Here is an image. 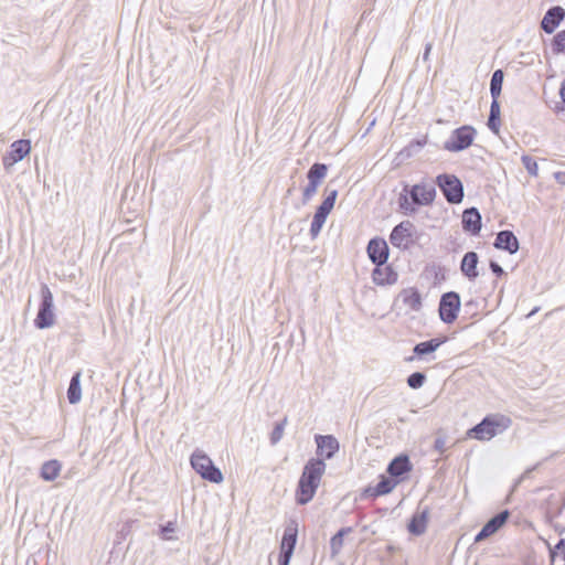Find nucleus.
I'll return each mask as SVG.
<instances>
[{
	"instance_id": "obj_25",
	"label": "nucleus",
	"mask_w": 565,
	"mask_h": 565,
	"mask_svg": "<svg viewBox=\"0 0 565 565\" xmlns=\"http://www.w3.org/2000/svg\"><path fill=\"white\" fill-rule=\"evenodd\" d=\"M403 302L413 311H419L423 306L422 295L417 288H406L399 292Z\"/></svg>"
},
{
	"instance_id": "obj_16",
	"label": "nucleus",
	"mask_w": 565,
	"mask_h": 565,
	"mask_svg": "<svg viewBox=\"0 0 565 565\" xmlns=\"http://www.w3.org/2000/svg\"><path fill=\"white\" fill-rule=\"evenodd\" d=\"M397 484L398 480H395L390 475L388 477L381 475L380 480L375 486H369L363 490L362 497L376 499L381 495L391 493Z\"/></svg>"
},
{
	"instance_id": "obj_30",
	"label": "nucleus",
	"mask_w": 565,
	"mask_h": 565,
	"mask_svg": "<svg viewBox=\"0 0 565 565\" xmlns=\"http://www.w3.org/2000/svg\"><path fill=\"white\" fill-rule=\"evenodd\" d=\"M327 173L328 166L326 163L315 162L307 171V179L320 185Z\"/></svg>"
},
{
	"instance_id": "obj_22",
	"label": "nucleus",
	"mask_w": 565,
	"mask_h": 565,
	"mask_svg": "<svg viewBox=\"0 0 565 565\" xmlns=\"http://www.w3.org/2000/svg\"><path fill=\"white\" fill-rule=\"evenodd\" d=\"M478 264L479 255L476 252L470 250L463 255L460 262V271L469 281H475L478 278Z\"/></svg>"
},
{
	"instance_id": "obj_19",
	"label": "nucleus",
	"mask_w": 565,
	"mask_h": 565,
	"mask_svg": "<svg viewBox=\"0 0 565 565\" xmlns=\"http://www.w3.org/2000/svg\"><path fill=\"white\" fill-rule=\"evenodd\" d=\"M462 230L472 235H479L482 227V217L479 210L475 206L468 207L462 212Z\"/></svg>"
},
{
	"instance_id": "obj_15",
	"label": "nucleus",
	"mask_w": 565,
	"mask_h": 565,
	"mask_svg": "<svg viewBox=\"0 0 565 565\" xmlns=\"http://www.w3.org/2000/svg\"><path fill=\"white\" fill-rule=\"evenodd\" d=\"M190 465L203 480L212 482V459L203 450L196 448L191 454Z\"/></svg>"
},
{
	"instance_id": "obj_6",
	"label": "nucleus",
	"mask_w": 565,
	"mask_h": 565,
	"mask_svg": "<svg viewBox=\"0 0 565 565\" xmlns=\"http://www.w3.org/2000/svg\"><path fill=\"white\" fill-rule=\"evenodd\" d=\"M477 135L475 127L460 126L451 131L450 137L444 142V149L450 152H460L468 149Z\"/></svg>"
},
{
	"instance_id": "obj_39",
	"label": "nucleus",
	"mask_w": 565,
	"mask_h": 565,
	"mask_svg": "<svg viewBox=\"0 0 565 565\" xmlns=\"http://www.w3.org/2000/svg\"><path fill=\"white\" fill-rule=\"evenodd\" d=\"M319 184L308 181V184L302 191V203L307 204L316 194Z\"/></svg>"
},
{
	"instance_id": "obj_51",
	"label": "nucleus",
	"mask_w": 565,
	"mask_h": 565,
	"mask_svg": "<svg viewBox=\"0 0 565 565\" xmlns=\"http://www.w3.org/2000/svg\"><path fill=\"white\" fill-rule=\"evenodd\" d=\"M562 514V508L557 511V515Z\"/></svg>"
},
{
	"instance_id": "obj_34",
	"label": "nucleus",
	"mask_w": 565,
	"mask_h": 565,
	"mask_svg": "<svg viewBox=\"0 0 565 565\" xmlns=\"http://www.w3.org/2000/svg\"><path fill=\"white\" fill-rule=\"evenodd\" d=\"M427 376L424 372H413L406 379L407 385L413 390H418L426 383Z\"/></svg>"
},
{
	"instance_id": "obj_36",
	"label": "nucleus",
	"mask_w": 565,
	"mask_h": 565,
	"mask_svg": "<svg viewBox=\"0 0 565 565\" xmlns=\"http://www.w3.org/2000/svg\"><path fill=\"white\" fill-rule=\"evenodd\" d=\"M287 424V417L282 418L281 420L275 423V426L270 433V444L276 445L280 441L284 435V429Z\"/></svg>"
},
{
	"instance_id": "obj_28",
	"label": "nucleus",
	"mask_w": 565,
	"mask_h": 565,
	"mask_svg": "<svg viewBox=\"0 0 565 565\" xmlns=\"http://www.w3.org/2000/svg\"><path fill=\"white\" fill-rule=\"evenodd\" d=\"M487 126L494 135H499L501 126V109L499 99L492 98Z\"/></svg>"
},
{
	"instance_id": "obj_2",
	"label": "nucleus",
	"mask_w": 565,
	"mask_h": 565,
	"mask_svg": "<svg viewBox=\"0 0 565 565\" xmlns=\"http://www.w3.org/2000/svg\"><path fill=\"white\" fill-rule=\"evenodd\" d=\"M326 467V462L319 458H310L306 462L296 489V502L299 505H305L313 499Z\"/></svg>"
},
{
	"instance_id": "obj_48",
	"label": "nucleus",
	"mask_w": 565,
	"mask_h": 565,
	"mask_svg": "<svg viewBox=\"0 0 565 565\" xmlns=\"http://www.w3.org/2000/svg\"><path fill=\"white\" fill-rule=\"evenodd\" d=\"M554 529L558 534H563L565 532V527L558 524L555 525Z\"/></svg>"
},
{
	"instance_id": "obj_27",
	"label": "nucleus",
	"mask_w": 565,
	"mask_h": 565,
	"mask_svg": "<svg viewBox=\"0 0 565 565\" xmlns=\"http://www.w3.org/2000/svg\"><path fill=\"white\" fill-rule=\"evenodd\" d=\"M62 469V463L57 459H50L42 463L40 469V477L44 481H54Z\"/></svg>"
},
{
	"instance_id": "obj_23",
	"label": "nucleus",
	"mask_w": 565,
	"mask_h": 565,
	"mask_svg": "<svg viewBox=\"0 0 565 565\" xmlns=\"http://www.w3.org/2000/svg\"><path fill=\"white\" fill-rule=\"evenodd\" d=\"M298 539V524L291 521L284 530L279 552L294 555Z\"/></svg>"
},
{
	"instance_id": "obj_31",
	"label": "nucleus",
	"mask_w": 565,
	"mask_h": 565,
	"mask_svg": "<svg viewBox=\"0 0 565 565\" xmlns=\"http://www.w3.org/2000/svg\"><path fill=\"white\" fill-rule=\"evenodd\" d=\"M178 531L177 521H168L166 523H161L158 526L157 535L163 541H173L178 540L175 535Z\"/></svg>"
},
{
	"instance_id": "obj_13",
	"label": "nucleus",
	"mask_w": 565,
	"mask_h": 565,
	"mask_svg": "<svg viewBox=\"0 0 565 565\" xmlns=\"http://www.w3.org/2000/svg\"><path fill=\"white\" fill-rule=\"evenodd\" d=\"M510 511L502 510L490 518L475 536V543L482 542L494 535L509 520Z\"/></svg>"
},
{
	"instance_id": "obj_4",
	"label": "nucleus",
	"mask_w": 565,
	"mask_h": 565,
	"mask_svg": "<svg viewBox=\"0 0 565 565\" xmlns=\"http://www.w3.org/2000/svg\"><path fill=\"white\" fill-rule=\"evenodd\" d=\"M55 306L54 297L46 284H41L40 287V303L38 308L36 317L33 321L34 327L39 330H44L55 324Z\"/></svg>"
},
{
	"instance_id": "obj_8",
	"label": "nucleus",
	"mask_w": 565,
	"mask_h": 565,
	"mask_svg": "<svg viewBox=\"0 0 565 565\" xmlns=\"http://www.w3.org/2000/svg\"><path fill=\"white\" fill-rule=\"evenodd\" d=\"M31 140L30 139H18L13 141L9 150L2 157L3 168L7 172L13 168L14 164L22 161L25 157H28L31 152Z\"/></svg>"
},
{
	"instance_id": "obj_47",
	"label": "nucleus",
	"mask_w": 565,
	"mask_h": 565,
	"mask_svg": "<svg viewBox=\"0 0 565 565\" xmlns=\"http://www.w3.org/2000/svg\"><path fill=\"white\" fill-rule=\"evenodd\" d=\"M559 96H561L563 104L565 105V79L561 84Z\"/></svg>"
},
{
	"instance_id": "obj_40",
	"label": "nucleus",
	"mask_w": 565,
	"mask_h": 565,
	"mask_svg": "<svg viewBox=\"0 0 565 565\" xmlns=\"http://www.w3.org/2000/svg\"><path fill=\"white\" fill-rule=\"evenodd\" d=\"M489 268L498 278H501L502 276L507 275L502 266L495 260L491 259L489 262Z\"/></svg>"
},
{
	"instance_id": "obj_17",
	"label": "nucleus",
	"mask_w": 565,
	"mask_h": 565,
	"mask_svg": "<svg viewBox=\"0 0 565 565\" xmlns=\"http://www.w3.org/2000/svg\"><path fill=\"white\" fill-rule=\"evenodd\" d=\"M565 18V9L561 6H553L547 9L540 22V28L546 34H552Z\"/></svg>"
},
{
	"instance_id": "obj_3",
	"label": "nucleus",
	"mask_w": 565,
	"mask_h": 565,
	"mask_svg": "<svg viewBox=\"0 0 565 565\" xmlns=\"http://www.w3.org/2000/svg\"><path fill=\"white\" fill-rule=\"evenodd\" d=\"M511 419L504 415H487L480 423L467 430V437L487 441L509 428Z\"/></svg>"
},
{
	"instance_id": "obj_46",
	"label": "nucleus",
	"mask_w": 565,
	"mask_h": 565,
	"mask_svg": "<svg viewBox=\"0 0 565 565\" xmlns=\"http://www.w3.org/2000/svg\"><path fill=\"white\" fill-rule=\"evenodd\" d=\"M222 481H223V473L216 466H214V483H220Z\"/></svg>"
},
{
	"instance_id": "obj_29",
	"label": "nucleus",
	"mask_w": 565,
	"mask_h": 565,
	"mask_svg": "<svg viewBox=\"0 0 565 565\" xmlns=\"http://www.w3.org/2000/svg\"><path fill=\"white\" fill-rule=\"evenodd\" d=\"M427 143V137L413 139L406 147H404L397 154L401 161L407 160L417 154Z\"/></svg>"
},
{
	"instance_id": "obj_32",
	"label": "nucleus",
	"mask_w": 565,
	"mask_h": 565,
	"mask_svg": "<svg viewBox=\"0 0 565 565\" xmlns=\"http://www.w3.org/2000/svg\"><path fill=\"white\" fill-rule=\"evenodd\" d=\"M353 530L350 526L341 527L330 540V550H331V556H337L342 547H343V540L344 536L351 533Z\"/></svg>"
},
{
	"instance_id": "obj_49",
	"label": "nucleus",
	"mask_w": 565,
	"mask_h": 565,
	"mask_svg": "<svg viewBox=\"0 0 565 565\" xmlns=\"http://www.w3.org/2000/svg\"><path fill=\"white\" fill-rule=\"evenodd\" d=\"M540 310V307H535L529 315L527 317H531L533 315H535L537 311Z\"/></svg>"
},
{
	"instance_id": "obj_41",
	"label": "nucleus",
	"mask_w": 565,
	"mask_h": 565,
	"mask_svg": "<svg viewBox=\"0 0 565 565\" xmlns=\"http://www.w3.org/2000/svg\"><path fill=\"white\" fill-rule=\"evenodd\" d=\"M556 551H562V552H563V558L565 559V539H561V540L556 543V545H555L554 550H550V557H551L552 559H554V558H555Z\"/></svg>"
},
{
	"instance_id": "obj_21",
	"label": "nucleus",
	"mask_w": 565,
	"mask_h": 565,
	"mask_svg": "<svg viewBox=\"0 0 565 565\" xmlns=\"http://www.w3.org/2000/svg\"><path fill=\"white\" fill-rule=\"evenodd\" d=\"M493 246L497 249L505 250L513 255L518 253L520 243L515 234L510 230L500 231L493 242Z\"/></svg>"
},
{
	"instance_id": "obj_12",
	"label": "nucleus",
	"mask_w": 565,
	"mask_h": 565,
	"mask_svg": "<svg viewBox=\"0 0 565 565\" xmlns=\"http://www.w3.org/2000/svg\"><path fill=\"white\" fill-rule=\"evenodd\" d=\"M315 443L317 445L316 454L319 459L330 460L340 450V443L333 435H316Z\"/></svg>"
},
{
	"instance_id": "obj_5",
	"label": "nucleus",
	"mask_w": 565,
	"mask_h": 565,
	"mask_svg": "<svg viewBox=\"0 0 565 565\" xmlns=\"http://www.w3.org/2000/svg\"><path fill=\"white\" fill-rule=\"evenodd\" d=\"M437 185L445 200L449 204H460L465 198V189L461 180L452 173H440L431 182Z\"/></svg>"
},
{
	"instance_id": "obj_18",
	"label": "nucleus",
	"mask_w": 565,
	"mask_h": 565,
	"mask_svg": "<svg viewBox=\"0 0 565 565\" xmlns=\"http://www.w3.org/2000/svg\"><path fill=\"white\" fill-rule=\"evenodd\" d=\"M413 465L408 455L399 454L394 459L390 461L386 468V472L398 480V483L405 479V476L412 470Z\"/></svg>"
},
{
	"instance_id": "obj_44",
	"label": "nucleus",
	"mask_w": 565,
	"mask_h": 565,
	"mask_svg": "<svg viewBox=\"0 0 565 565\" xmlns=\"http://www.w3.org/2000/svg\"><path fill=\"white\" fill-rule=\"evenodd\" d=\"M431 50H433V43L431 42H427L425 44L424 53H423V56H422L424 62H427L429 60V55H430Z\"/></svg>"
},
{
	"instance_id": "obj_38",
	"label": "nucleus",
	"mask_w": 565,
	"mask_h": 565,
	"mask_svg": "<svg viewBox=\"0 0 565 565\" xmlns=\"http://www.w3.org/2000/svg\"><path fill=\"white\" fill-rule=\"evenodd\" d=\"M337 198H338V190L329 189V186H327L326 188V196L319 205L328 209L329 211H332L334 207Z\"/></svg>"
},
{
	"instance_id": "obj_14",
	"label": "nucleus",
	"mask_w": 565,
	"mask_h": 565,
	"mask_svg": "<svg viewBox=\"0 0 565 565\" xmlns=\"http://www.w3.org/2000/svg\"><path fill=\"white\" fill-rule=\"evenodd\" d=\"M430 509L428 505L418 504L416 511L412 514L407 531L414 536H420L426 532Z\"/></svg>"
},
{
	"instance_id": "obj_42",
	"label": "nucleus",
	"mask_w": 565,
	"mask_h": 565,
	"mask_svg": "<svg viewBox=\"0 0 565 565\" xmlns=\"http://www.w3.org/2000/svg\"><path fill=\"white\" fill-rule=\"evenodd\" d=\"M445 444H446L445 437L439 436L434 441V449L436 451H438L439 454H444L446 450Z\"/></svg>"
},
{
	"instance_id": "obj_9",
	"label": "nucleus",
	"mask_w": 565,
	"mask_h": 565,
	"mask_svg": "<svg viewBox=\"0 0 565 565\" xmlns=\"http://www.w3.org/2000/svg\"><path fill=\"white\" fill-rule=\"evenodd\" d=\"M448 341L447 335H439L429 340L416 343L413 347V355L405 358L406 362H413L415 360L430 361L434 359L429 358L433 355L444 343Z\"/></svg>"
},
{
	"instance_id": "obj_35",
	"label": "nucleus",
	"mask_w": 565,
	"mask_h": 565,
	"mask_svg": "<svg viewBox=\"0 0 565 565\" xmlns=\"http://www.w3.org/2000/svg\"><path fill=\"white\" fill-rule=\"evenodd\" d=\"M551 46L554 54H565V30L557 32L553 36Z\"/></svg>"
},
{
	"instance_id": "obj_43",
	"label": "nucleus",
	"mask_w": 565,
	"mask_h": 565,
	"mask_svg": "<svg viewBox=\"0 0 565 565\" xmlns=\"http://www.w3.org/2000/svg\"><path fill=\"white\" fill-rule=\"evenodd\" d=\"M291 557L292 554L279 552L277 563L278 565H289Z\"/></svg>"
},
{
	"instance_id": "obj_10",
	"label": "nucleus",
	"mask_w": 565,
	"mask_h": 565,
	"mask_svg": "<svg viewBox=\"0 0 565 565\" xmlns=\"http://www.w3.org/2000/svg\"><path fill=\"white\" fill-rule=\"evenodd\" d=\"M415 226L411 221H402L395 225L390 234L391 244L399 249H408L413 242V231Z\"/></svg>"
},
{
	"instance_id": "obj_33",
	"label": "nucleus",
	"mask_w": 565,
	"mask_h": 565,
	"mask_svg": "<svg viewBox=\"0 0 565 565\" xmlns=\"http://www.w3.org/2000/svg\"><path fill=\"white\" fill-rule=\"evenodd\" d=\"M504 81V72L501 68L495 70L490 79V94L492 98L499 99L501 92H502V85Z\"/></svg>"
},
{
	"instance_id": "obj_45",
	"label": "nucleus",
	"mask_w": 565,
	"mask_h": 565,
	"mask_svg": "<svg viewBox=\"0 0 565 565\" xmlns=\"http://www.w3.org/2000/svg\"><path fill=\"white\" fill-rule=\"evenodd\" d=\"M555 181L561 184L565 185V171H557L554 173Z\"/></svg>"
},
{
	"instance_id": "obj_26",
	"label": "nucleus",
	"mask_w": 565,
	"mask_h": 565,
	"mask_svg": "<svg viewBox=\"0 0 565 565\" xmlns=\"http://www.w3.org/2000/svg\"><path fill=\"white\" fill-rule=\"evenodd\" d=\"M81 377H82V371L78 370L73 373L70 384H68L67 399H68V403L72 405L77 404L82 398Z\"/></svg>"
},
{
	"instance_id": "obj_37",
	"label": "nucleus",
	"mask_w": 565,
	"mask_h": 565,
	"mask_svg": "<svg viewBox=\"0 0 565 565\" xmlns=\"http://www.w3.org/2000/svg\"><path fill=\"white\" fill-rule=\"evenodd\" d=\"M521 161L527 173L532 177H537L539 166L536 160L530 154H523Z\"/></svg>"
},
{
	"instance_id": "obj_24",
	"label": "nucleus",
	"mask_w": 565,
	"mask_h": 565,
	"mask_svg": "<svg viewBox=\"0 0 565 565\" xmlns=\"http://www.w3.org/2000/svg\"><path fill=\"white\" fill-rule=\"evenodd\" d=\"M330 213L331 211H329L328 209L322 207L321 205L317 206L309 230L310 236L312 238H316L320 234Z\"/></svg>"
},
{
	"instance_id": "obj_1",
	"label": "nucleus",
	"mask_w": 565,
	"mask_h": 565,
	"mask_svg": "<svg viewBox=\"0 0 565 565\" xmlns=\"http://www.w3.org/2000/svg\"><path fill=\"white\" fill-rule=\"evenodd\" d=\"M435 184L423 179L415 184L403 182V189L397 198L399 211L407 216L415 215L419 207L430 206L436 200Z\"/></svg>"
},
{
	"instance_id": "obj_7",
	"label": "nucleus",
	"mask_w": 565,
	"mask_h": 565,
	"mask_svg": "<svg viewBox=\"0 0 565 565\" xmlns=\"http://www.w3.org/2000/svg\"><path fill=\"white\" fill-rule=\"evenodd\" d=\"M461 308V298L457 291H447L440 296L438 305L439 319L446 323H454Z\"/></svg>"
},
{
	"instance_id": "obj_50",
	"label": "nucleus",
	"mask_w": 565,
	"mask_h": 565,
	"mask_svg": "<svg viewBox=\"0 0 565 565\" xmlns=\"http://www.w3.org/2000/svg\"><path fill=\"white\" fill-rule=\"evenodd\" d=\"M476 303L473 300H470L468 302H466L465 307L468 308V307H473Z\"/></svg>"
},
{
	"instance_id": "obj_20",
	"label": "nucleus",
	"mask_w": 565,
	"mask_h": 565,
	"mask_svg": "<svg viewBox=\"0 0 565 565\" xmlns=\"http://www.w3.org/2000/svg\"><path fill=\"white\" fill-rule=\"evenodd\" d=\"M373 282L377 286H391L398 279V274L392 265H379L372 270Z\"/></svg>"
},
{
	"instance_id": "obj_11",
	"label": "nucleus",
	"mask_w": 565,
	"mask_h": 565,
	"mask_svg": "<svg viewBox=\"0 0 565 565\" xmlns=\"http://www.w3.org/2000/svg\"><path fill=\"white\" fill-rule=\"evenodd\" d=\"M366 254L374 266L385 265L390 256L387 242L380 236L371 238L366 246Z\"/></svg>"
}]
</instances>
